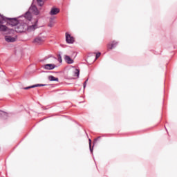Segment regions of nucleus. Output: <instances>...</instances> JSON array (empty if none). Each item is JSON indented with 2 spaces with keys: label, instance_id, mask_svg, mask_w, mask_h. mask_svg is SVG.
<instances>
[{
  "label": "nucleus",
  "instance_id": "obj_1",
  "mask_svg": "<svg viewBox=\"0 0 177 177\" xmlns=\"http://www.w3.org/2000/svg\"><path fill=\"white\" fill-rule=\"evenodd\" d=\"M6 17L0 15V31H6L8 27L3 24L6 23Z\"/></svg>",
  "mask_w": 177,
  "mask_h": 177
},
{
  "label": "nucleus",
  "instance_id": "obj_2",
  "mask_svg": "<svg viewBox=\"0 0 177 177\" xmlns=\"http://www.w3.org/2000/svg\"><path fill=\"white\" fill-rule=\"evenodd\" d=\"M6 23H8V24H10V26H12L13 27L19 24V20H17V18L6 17Z\"/></svg>",
  "mask_w": 177,
  "mask_h": 177
},
{
  "label": "nucleus",
  "instance_id": "obj_3",
  "mask_svg": "<svg viewBox=\"0 0 177 177\" xmlns=\"http://www.w3.org/2000/svg\"><path fill=\"white\" fill-rule=\"evenodd\" d=\"M45 41V37L44 36H37L35 38L32 43L35 44V45H41L43 42Z\"/></svg>",
  "mask_w": 177,
  "mask_h": 177
},
{
  "label": "nucleus",
  "instance_id": "obj_4",
  "mask_svg": "<svg viewBox=\"0 0 177 177\" xmlns=\"http://www.w3.org/2000/svg\"><path fill=\"white\" fill-rule=\"evenodd\" d=\"M66 44H74V37L71 36L68 32H66Z\"/></svg>",
  "mask_w": 177,
  "mask_h": 177
},
{
  "label": "nucleus",
  "instance_id": "obj_5",
  "mask_svg": "<svg viewBox=\"0 0 177 177\" xmlns=\"http://www.w3.org/2000/svg\"><path fill=\"white\" fill-rule=\"evenodd\" d=\"M17 36L12 37L10 35L5 36V40L6 42H16Z\"/></svg>",
  "mask_w": 177,
  "mask_h": 177
},
{
  "label": "nucleus",
  "instance_id": "obj_6",
  "mask_svg": "<svg viewBox=\"0 0 177 177\" xmlns=\"http://www.w3.org/2000/svg\"><path fill=\"white\" fill-rule=\"evenodd\" d=\"M29 11L31 13H33V15H35L36 16H38L39 15V11L38 10V8H37V6H32L29 8Z\"/></svg>",
  "mask_w": 177,
  "mask_h": 177
},
{
  "label": "nucleus",
  "instance_id": "obj_7",
  "mask_svg": "<svg viewBox=\"0 0 177 177\" xmlns=\"http://www.w3.org/2000/svg\"><path fill=\"white\" fill-rule=\"evenodd\" d=\"M37 24H38V20H37L35 21V24H34L33 25L28 26V31H34L35 30H37V28H38Z\"/></svg>",
  "mask_w": 177,
  "mask_h": 177
},
{
  "label": "nucleus",
  "instance_id": "obj_8",
  "mask_svg": "<svg viewBox=\"0 0 177 177\" xmlns=\"http://www.w3.org/2000/svg\"><path fill=\"white\" fill-rule=\"evenodd\" d=\"M59 12H60V9L56 8H53L50 12V16H55Z\"/></svg>",
  "mask_w": 177,
  "mask_h": 177
},
{
  "label": "nucleus",
  "instance_id": "obj_9",
  "mask_svg": "<svg viewBox=\"0 0 177 177\" xmlns=\"http://www.w3.org/2000/svg\"><path fill=\"white\" fill-rule=\"evenodd\" d=\"M55 68H56V65L53 64H47L44 66V68H45V70H53Z\"/></svg>",
  "mask_w": 177,
  "mask_h": 177
},
{
  "label": "nucleus",
  "instance_id": "obj_10",
  "mask_svg": "<svg viewBox=\"0 0 177 177\" xmlns=\"http://www.w3.org/2000/svg\"><path fill=\"white\" fill-rule=\"evenodd\" d=\"M65 62L68 64H73L74 63V60H73V59H71V57H70V56L68 55H65Z\"/></svg>",
  "mask_w": 177,
  "mask_h": 177
},
{
  "label": "nucleus",
  "instance_id": "obj_11",
  "mask_svg": "<svg viewBox=\"0 0 177 177\" xmlns=\"http://www.w3.org/2000/svg\"><path fill=\"white\" fill-rule=\"evenodd\" d=\"M24 17L26 20L31 21V19H32V15H31V12L30 11H28L24 15Z\"/></svg>",
  "mask_w": 177,
  "mask_h": 177
},
{
  "label": "nucleus",
  "instance_id": "obj_12",
  "mask_svg": "<svg viewBox=\"0 0 177 177\" xmlns=\"http://www.w3.org/2000/svg\"><path fill=\"white\" fill-rule=\"evenodd\" d=\"M47 84H35L30 86L25 87L24 89L27 90V89H31V88H37V86H46Z\"/></svg>",
  "mask_w": 177,
  "mask_h": 177
},
{
  "label": "nucleus",
  "instance_id": "obj_13",
  "mask_svg": "<svg viewBox=\"0 0 177 177\" xmlns=\"http://www.w3.org/2000/svg\"><path fill=\"white\" fill-rule=\"evenodd\" d=\"M118 44V43L117 41H113L111 44H108V49H113V48H115V46H117Z\"/></svg>",
  "mask_w": 177,
  "mask_h": 177
},
{
  "label": "nucleus",
  "instance_id": "obj_14",
  "mask_svg": "<svg viewBox=\"0 0 177 177\" xmlns=\"http://www.w3.org/2000/svg\"><path fill=\"white\" fill-rule=\"evenodd\" d=\"M48 80H49L50 81H56L57 82H59V78L55 77L53 76V75H50V76H48Z\"/></svg>",
  "mask_w": 177,
  "mask_h": 177
},
{
  "label": "nucleus",
  "instance_id": "obj_15",
  "mask_svg": "<svg viewBox=\"0 0 177 177\" xmlns=\"http://www.w3.org/2000/svg\"><path fill=\"white\" fill-rule=\"evenodd\" d=\"M74 76L75 77H80V71L78 69H75V72H74Z\"/></svg>",
  "mask_w": 177,
  "mask_h": 177
},
{
  "label": "nucleus",
  "instance_id": "obj_16",
  "mask_svg": "<svg viewBox=\"0 0 177 177\" xmlns=\"http://www.w3.org/2000/svg\"><path fill=\"white\" fill-rule=\"evenodd\" d=\"M37 4L39 6H44V1L42 0H37Z\"/></svg>",
  "mask_w": 177,
  "mask_h": 177
},
{
  "label": "nucleus",
  "instance_id": "obj_17",
  "mask_svg": "<svg viewBox=\"0 0 177 177\" xmlns=\"http://www.w3.org/2000/svg\"><path fill=\"white\" fill-rule=\"evenodd\" d=\"M91 142H92V140H91V139H89V147H90V151H91V153H93V148H92Z\"/></svg>",
  "mask_w": 177,
  "mask_h": 177
},
{
  "label": "nucleus",
  "instance_id": "obj_18",
  "mask_svg": "<svg viewBox=\"0 0 177 177\" xmlns=\"http://www.w3.org/2000/svg\"><path fill=\"white\" fill-rule=\"evenodd\" d=\"M100 55L101 53H97L95 55V60H97V59H99V57H100Z\"/></svg>",
  "mask_w": 177,
  "mask_h": 177
},
{
  "label": "nucleus",
  "instance_id": "obj_19",
  "mask_svg": "<svg viewBox=\"0 0 177 177\" xmlns=\"http://www.w3.org/2000/svg\"><path fill=\"white\" fill-rule=\"evenodd\" d=\"M58 60L59 62H62V56L60 55H59Z\"/></svg>",
  "mask_w": 177,
  "mask_h": 177
},
{
  "label": "nucleus",
  "instance_id": "obj_20",
  "mask_svg": "<svg viewBox=\"0 0 177 177\" xmlns=\"http://www.w3.org/2000/svg\"><path fill=\"white\" fill-rule=\"evenodd\" d=\"M88 80H86L84 82V88H85L86 86V82H87Z\"/></svg>",
  "mask_w": 177,
  "mask_h": 177
},
{
  "label": "nucleus",
  "instance_id": "obj_21",
  "mask_svg": "<svg viewBox=\"0 0 177 177\" xmlns=\"http://www.w3.org/2000/svg\"><path fill=\"white\" fill-rule=\"evenodd\" d=\"M48 57H52V55H49Z\"/></svg>",
  "mask_w": 177,
  "mask_h": 177
},
{
  "label": "nucleus",
  "instance_id": "obj_22",
  "mask_svg": "<svg viewBox=\"0 0 177 177\" xmlns=\"http://www.w3.org/2000/svg\"><path fill=\"white\" fill-rule=\"evenodd\" d=\"M49 27H52V25H49Z\"/></svg>",
  "mask_w": 177,
  "mask_h": 177
}]
</instances>
